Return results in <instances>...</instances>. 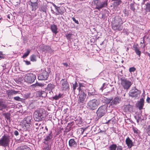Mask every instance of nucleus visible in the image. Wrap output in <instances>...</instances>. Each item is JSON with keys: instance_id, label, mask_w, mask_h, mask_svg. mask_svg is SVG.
<instances>
[{"instance_id": "23", "label": "nucleus", "mask_w": 150, "mask_h": 150, "mask_svg": "<svg viewBox=\"0 0 150 150\" xmlns=\"http://www.w3.org/2000/svg\"><path fill=\"white\" fill-rule=\"evenodd\" d=\"M16 150H31L30 148L27 146L23 145L18 147Z\"/></svg>"}, {"instance_id": "19", "label": "nucleus", "mask_w": 150, "mask_h": 150, "mask_svg": "<svg viewBox=\"0 0 150 150\" xmlns=\"http://www.w3.org/2000/svg\"><path fill=\"white\" fill-rule=\"evenodd\" d=\"M125 143L127 146L129 148H131L133 146V143L132 141L128 137L126 139Z\"/></svg>"}, {"instance_id": "35", "label": "nucleus", "mask_w": 150, "mask_h": 150, "mask_svg": "<svg viewBox=\"0 0 150 150\" xmlns=\"http://www.w3.org/2000/svg\"><path fill=\"white\" fill-rule=\"evenodd\" d=\"M72 35V34L71 33H69L66 34V37L67 39L69 40H71V36Z\"/></svg>"}, {"instance_id": "59", "label": "nucleus", "mask_w": 150, "mask_h": 150, "mask_svg": "<svg viewBox=\"0 0 150 150\" xmlns=\"http://www.w3.org/2000/svg\"><path fill=\"white\" fill-rule=\"evenodd\" d=\"M82 122V120L81 119L80 120V121H79V122H80V123H81Z\"/></svg>"}, {"instance_id": "2", "label": "nucleus", "mask_w": 150, "mask_h": 150, "mask_svg": "<svg viewBox=\"0 0 150 150\" xmlns=\"http://www.w3.org/2000/svg\"><path fill=\"white\" fill-rule=\"evenodd\" d=\"M122 23L123 22L120 18H116L112 23V28L115 30L121 31L123 28L122 25Z\"/></svg>"}, {"instance_id": "44", "label": "nucleus", "mask_w": 150, "mask_h": 150, "mask_svg": "<svg viewBox=\"0 0 150 150\" xmlns=\"http://www.w3.org/2000/svg\"><path fill=\"white\" fill-rule=\"evenodd\" d=\"M3 52L0 51V58L1 59H4V56L3 55Z\"/></svg>"}, {"instance_id": "64", "label": "nucleus", "mask_w": 150, "mask_h": 150, "mask_svg": "<svg viewBox=\"0 0 150 150\" xmlns=\"http://www.w3.org/2000/svg\"><path fill=\"white\" fill-rule=\"evenodd\" d=\"M100 132H105V131H101Z\"/></svg>"}, {"instance_id": "12", "label": "nucleus", "mask_w": 150, "mask_h": 150, "mask_svg": "<svg viewBox=\"0 0 150 150\" xmlns=\"http://www.w3.org/2000/svg\"><path fill=\"white\" fill-rule=\"evenodd\" d=\"M86 95L83 92L81 91L79 95V98L78 100V103H83L85 98L86 97Z\"/></svg>"}, {"instance_id": "38", "label": "nucleus", "mask_w": 150, "mask_h": 150, "mask_svg": "<svg viewBox=\"0 0 150 150\" xmlns=\"http://www.w3.org/2000/svg\"><path fill=\"white\" fill-rule=\"evenodd\" d=\"M136 70V69L135 67H132L129 68V71L130 72H134Z\"/></svg>"}, {"instance_id": "24", "label": "nucleus", "mask_w": 150, "mask_h": 150, "mask_svg": "<svg viewBox=\"0 0 150 150\" xmlns=\"http://www.w3.org/2000/svg\"><path fill=\"white\" fill-rule=\"evenodd\" d=\"M53 6L55 7V8L56 9V11H57V13H56V15H59L61 14L62 15L63 13L62 11H61L60 9V8L59 7H58L55 4L52 3Z\"/></svg>"}, {"instance_id": "49", "label": "nucleus", "mask_w": 150, "mask_h": 150, "mask_svg": "<svg viewBox=\"0 0 150 150\" xmlns=\"http://www.w3.org/2000/svg\"><path fill=\"white\" fill-rule=\"evenodd\" d=\"M94 95V93L93 92H88V96H93Z\"/></svg>"}, {"instance_id": "40", "label": "nucleus", "mask_w": 150, "mask_h": 150, "mask_svg": "<svg viewBox=\"0 0 150 150\" xmlns=\"http://www.w3.org/2000/svg\"><path fill=\"white\" fill-rule=\"evenodd\" d=\"M142 119L141 118V115H139L138 117V119H137V123L139 122H142Z\"/></svg>"}, {"instance_id": "25", "label": "nucleus", "mask_w": 150, "mask_h": 150, "mask_svg": "<svg viewBox=\"0 0 150 150\" xmlns=\"http://www.w3.org/2000/svg\"><path fill=\"white\" fill-rule=\"evenodd\" d=\"M47 9V5L46 4H44L43 5H42L41 6L40 10V11H42L43 12L46 13Z\"/></svg>"}, {"instance_id": "63", "label": "nucleus", "mask_w": 150, "mask_h": 150, "mask_svg": "<svg viewBox=\"0 0 150 150\" xmlns=\"http://www.w3.org/2000/svg\"><path fill=\"white\" fill-rule=\"evenodd\" d=\"M148 0H143V1H144V3L145 2V1H148Z\"/></svg>"}, {"instance_id": "14", "label": "nucleus", "mask_w": 150, "mask_h": 150, "mask_svg": "<svg viewBox=\"0 0 150 150\" xmlns=\"http://www.w3.org/2000/svg\"><path fill=\"white\" fill-rule=\"evenodd\" d=\"M69 146L71 149L75 148L77 147V143L74 139L69 140Z\"/></svg>"}, {"instance_id": "53", "label": "nucleus", "mask_w": 150, "mask_h": 150, "mask_svg": "<svg viewBox=\"0 0 150 150\" xmlns=\"http://www.w3.org/2000/svg\"><path fill=\"white\" fill-rule=\"evenodd\" d=\"M49 147L48 146H46L43 149V150H49Z\"/></svg>"}, {"instance_id": "20", "label": "nucleus", "mask_w": 150, "mask_h": 150, "mask_svg": "<svg viewBox=\"0 0 150 150\" xmlns=\"http://www.w3.org/2000/svg\"><path fill=\"white\" fill-rule=\"evenodd\" d=\"M144 100L143 98L140 99L139 101L138 102L137 106L139 110H141L143 109L144 105Z\"/></svg>"}, {"instance_id": "50", "label": "nucleus", "mask_w": 150, "mask_h": 150, "mask_svg": "<svg viewBox=\"0 0 150 150\" xmlns=\"http://www.w3.org/2000/svg\"><path fill=\"white\" fill-rule=\"evenodd\" d=\"M53 98L55 100H58L59 99V97H58V96H57V95H56L55 96H54L53 97Z\"/></svg>"}, {"instance_id": "43", "label": "nucleus", "mask_w": 150, "mask_h": 150, "mask_svg": "<svg viewBox=\"0 0 150 150\" xmlns=\"http://www.w3.org/2000/svg\"><path fill=\"white\" fill-rule=\"evenodd\" d=\"M14 99L17 101H20L21 98L19 96H16L14 97Z\"/></svg>"}, {"instance_id": "56", "label": "nucleus", "mask_w": 150, "mask_h": 150, "mask_svg": "<svg viewBox=\"0 0 150 150\" xmlns=\"http://www.w3.org/2000/svg\"><path fill=\"white\" fill-rule=\"evenodd\" d=\"M110 123V120H109L105 123L108 125Z\"/></svg>"}, {"instance_id": "45", "label": "nucleus", "mask_w": 150, "mask_h": 150, "mask_svg": "<svg viewBox=\"0 0 150 150\" xmlns=\"http://www.w3.org/2000/svg\"><path fill=\"white\" fill-rule=\"evenodd\" d=\"M72 19L73 20V21H74L75 22V23H76L78 24H79V22L77 20H76L74 17L72 18Z\"/></svg>"}, {"instance_id": "21", "label": "nucleus", "mask_w": 150, "mask_h": 150, "mask_svg": "<svg viewBox=\"0 0 150 150\" xmlns=\"http://www.w3.org/2000/svg\"><path fill=\"white\" fill-rule=\"evenodd\" d=\"M55 87V85L53 83H49L47 86L46 88V90L49 91V93L52 92V90L54 89Z\"/></svg>"}, {"instance_id": "30", "label": "nucleus", "mask_w": 150, "mask_h": 150, "mask_svg": "<svg viewBox=\"0 0 150 150\" xmlns=\"http://www.w3.org/2000/svg\"><path fill=\"white\" fill-rule=\"evenodd\" d=\"M30 60L33 62H36L37 60L36 55L34 54L31 55L30 57Z\"/></svg>"}, {"instance_id": "55", "label": "nucleus", "mask_w": 150, "mask_h": 150, "mask_svg": "<svg viewBox=\"0 0 150 150\" xmlns=\"http://www.w3.org/2000/svg\"><path fill=\"white\" fill-rule=\"evenodd\" d=\"M51 12H52V13L53 14L55 12L52 9V7H51Z\"/></svg>"}, {"instance_id": "13", "label": "nucleus", "mask_w": 150, "mask_h": 150, "mask_svg": "<svg viewBox=\"0 0 150 150\" xmlns=\"http://www.w3.org/2000/svg\"><path fill=\"white\" fill-rule=\"evenodd\" d=\"M30 5L32 7V10L35 11L38 7V0L34 1L33 0H30Z\"/></svg>"}, {"instance_id": "34", "label": "nucleus", "mask_w": 150, "mask_h": 150, "mask_svg": "<svg viewBox=\"0 0 150 150\" xmlns=\"http://www.w3.org/2000/svg\"><path fill=\"white\" fill-rule=\"evenodd\" d=\"M146 133L148 134V135L150 136V125L147 126L146 129Z\"/></svg>"}, {"instance_id": "32", "label": "nucleus", "mask_w": 150, "mask_h": 150, "mask_svg": "<svg viewBox=\"0 0 150 150\" xmlns=\"http://www.w3.org/2000/svg\"><path fill=\"white\" fill-rule=\"evenodd\" d=\"M30 51L29 49H27L26 52L24 53V54L23 56L22 57L23 58H25L29 54Z\"/></svg>"}, {"instance_id": "9", "label": "nucleus", "mask_w": 150, "mask_h": 150, "mask_svg": "<svg viewBox=\"0 0 150 150\" xmlns=\"http://www.w3.org/2000/svg\"><path fill=\"white\" fill-rule=\"evenodd\" d=\"M36 79V76L35 74L32 73L27 74L25 77V80L27 82L31 83H33Z\"/></svg>"}, {"instance_id": "48", "label": "nucleus", "mask_w": 150, "mask_h": 150, "mask_svg": "<svg viewBox=\"0 0 150 150\" xmlns=\"http://www.w3.org/2000/svg\"><path fill=\"white\" fill-rule=\"evenodd\" d=\"M130 7H131V8H130L133 11H134L135 10V8L134 7V5H131Z\"/></svg>"}, {"instance_id": "47", "label": "nucleus", "mask_w": 150, "mask_h": 150, "mask_svg": "<svg viewBox=\"0 0 150 150\" xmlns=\"http://www.w3.org/2000/svg\"><path fill=\"white\" fill-rule=\"evenodd\" d=\"M14 135L16 136L18 135L19 134L17 130L15 131L14 132Z\"/></svg>"}, {"instance_id": "29", "label": "nucleus", "mask_w": 150, "mask_h": 150, "mask_svg": "<svg viewBox=\"0 0 150 150\" xmlns=\"http://www.w3.org/2000/svg\"><path fill=\"white\" fill-rule=\"evenodd\" d=\"M25 119V122L26 123L28 124H29L30 123L31 120V118L30 116H28L26 117Z\"/></svg>"}, {"instance_id": "36", "label": "nucleus", "mask_w": 150, "mask_h": 150, "mask_svg": "<svg viewBox=\"0 0 150 150\" xmlns=\"http://www.w3.org/2000/svg\"><path fill=\"white\" fill-rule=\"evenodd\" d=\"M72 86L74 91H75V90L76 89V87H77L78 86V85L77 82L76 81H75V83H74L73 84Z\"/></svg>"}, {"instance_id": "10", "label": "nucleus", "mask_w": 150, "mask_h": 150, "mask_svg": "<svg viewBox=\"0 0 150 150\" xmlns=\"http://www.w3.org/2000/svg\"><path fill=\"white\" fill-rule=\"evenodd\" d=\"M140 93L139 91L134 87L129 91V95L130 96L132 97H136L138 95H140Z\"/></svg>"}, {"instance_id": "52", "label": "nucleus", "mask_w": 150, "mask_h": 150, "mask_svg": "<svg viewBox=\"0 0 150 150\" xmlns=\"http://www.w3.org/2000/svg\"><path fill=\"white\" fill-rule=\"evenodd\" d=\"M25 64L27 65H30L31 64V63L30 61H25Z\"/></svg>"}, {"instance_id": "22", "label": "nucleus", "mask_w": 150, "mask_h": 150, "mask_svg": "<svg viewBox=\"0 0 150 150\" xmlns=\"http://www.w3.org/2000/svg\"><path fill=\"white\" fill-rule=\"evenodd\" d=\"M50 29L52 32L55 34H56L58 32L57 27L54 24L50 26Z\"/></svg>"}, {"instance_id": "6", "label": "nucleus", "mask_w": 150, "mask_h": 150, "mask_svg": "<svg viewBox=\"0 0 150 150\" xmlns=\"http://www.w3.org/2000/svg\"><path fill=\"white\" fill-rule=\"evenodd\" d=\"M10 141L9 136L4 135L0 139V145L5 147L7 146Z\"/></svg>"}, {"instance_id": "27", "label": "nucleus", "mask_w": 150, "mask_h": 150, "mask_svg": "<svg viewBox=\"0 0 150 150\" xmlns=\"http://www.w3.org/2000/svg\"><path fill=\"white\" fill-rule=\"evenodd\" d=\"M52 132L51 131H50V134H49V135L47 136L46 138L45 139V140L46 141H48L52 139Z\"/></svg>"}, {"instance_id": "41", "label": "nucleus", "mask_w": 150, "mask_h": 150, "mask_svg": "<svg viewBox=\"0 0 150 150\" xmlns=\"http://www.w3.org/2000/svg\"><path fill=\"white\" fill-rule=\"evenodd\" d=\"M133 131L134 132V133L136 134H138V129L136 128H132Z\"/></svg>"}, {"instance_id": "61", "label": "nucleus", "mask_w": 150, "mask_h": 150, "mask_svg": "<svg viewBox=\"0 0 150 150\" xmlns=\"http://www.w3.org/2000/svg\"><path fill=\"white\" fill-rule=\"evenodd\" d=\"M103 86L100 88V89L101 90H102V91H103Z\"/></svg>"}, {"instance_id": "57", "label": "nucleus", "mask_w": 150, "mask_h": 150, "mask_svg": "<svg viewBox=\"0 0 150 150\" xmlns=\"http://www.w3.org/2000/svg\"><path fill=\"white\" fill-rule=\"evenodd\" d=\"M58 97H59V98H61L62 95L61 94L59 93L58 96H57Z\"/></svg>"}, {"instance_id": "62", "label": "nucleus", "mask_w": 150, "mask_h": 150, "mask_svg": "<svg viewBox=\"0 0 150 150\" xmlns=\"http://www.w3.org/2000/svg\"><path fill=\"white\" fill-rule=\"evenodd\" d=\"M45 129H46V130L47 131H48V129L47 128V127L46 126L45 127Z\"/></svg>"}, {"instance_id": "15", "label": "nucleus", "mask_w": 150, "mask_h": 150, "mask_svg": "<svg viewBox=\"0 0 150 150\" xmlns=\"http://www.w3.org/2000/svg\"><path fill=\"white\" fill-rule=\"evenodd\" d=\"M120 98L118 97L115 98L110 103V105L112 106L118 104L120 101Z\"/></svg>"}, {"instance_id": "26", "label": "nucleus", "mask_w": 150, "mask_h": 150, "mask_svg": "<svg viewBox=\"0 0 150 150\" xmlns=\"http://www.w3.org/2000/svg\"><path fill=\"white\" fill-rule=\"evenodd\" d=\"M114 1L113 4V5L115 6H118L122 3L121 0H113Z\"/></svg>"}, {"instance_id": "17", "label": "nucleus", "mask_w": 150, "mask_h": 150, "mask_svg": "<svg viewBox=\"0 0 150 150\" xmlns=\"http://www.w3.org/2000/svg\"><path fill=\"white\" fill-rule=\"evenodd\" d=\"M5 103V102L4 101L3 99H0V110H3L7 108V105Z\"/></svg>"}, {"instance_id": "60", "label": "nucleus", "mask_w": 150, "mask_h": 150, "mask_svg": "<svg viewBox=\"0 0 150 150\" xmlns=\"http://www.w3.org/2000/svg\"><path fill=\"white\" fill-rule=\"evenodd\" d=\"M147 54H148V56L149 57V59H150V53L148 52L147 53Z\"/></svg>"}, {"instance_id": "46", "label": "nucleus", "mask_w": 150, "mask_h": 150, "mask_svg": "<svg viewBox=\"0 0 150 150\" xmlns=\"http://www.w3.org/2000/svg\"><path fill=\"white\" fill-rule=\"evenodd\" d=\"M122 146H118L117 147L116 150H122Z\"/></svg>"}, {"instance_id": "42", "label": "nucleus", "mask_w": 150, "mask_h": 150, "mask_svg": "<svg viewBox=\"0 0 150 150\" xmlns=\"http://www.w3.org/2000/svg\"><path fill=\"white\" fill-rule=\"evenodd\" d=\"M36 86H38L40 87H43L44 86V85L42 83H37L35 84Z\"/></svg>"}, {"instance_id": "7", "label": "nucleus", "mask_w": 150, "mask_h": 150, "mask_svg": "<svg viewBox=\"0 0 150 150\" xmlns=\"http://www.w3.org/2000/svg\"><path fill=\"white\" fill-rule=\"evenodd\" d=\"M131 82L128 80L124 79L121 80V85L125 90H128L132 85Z\"/></svg>"}, {"instance_id": "8", "label": "nucleus", "mask_w": 150, "mask_h": 150, "mask_svg": "<svg viewBox=\"0 0 150 150\" xmlns=\"http://www.w3.org/2000/svg\"><path fill=\"white\" fill-rule=\"evenodd\" d=\"M106 111V107L105 105H102L98 109L96 113L97 116L100 118L103 116Z\"/></svg>"}, {"instance_id": "11", "label": "nucleus", "mask_w": 150, "mask_h": 150, "mask_svg": "<svg viewBox=\"0 0 150 150\" xmlns=\"http://www.w3.org/2000/svg\"><path fill=\"white\" fill-rule=\"evenodd\" d=\"M49 75L48 72L46 71H43L39 75L38 78L39 80H46L48 77Z\"/></svg>"}, {"instance_id": "33", "label": "nucleus", "mask_w": 150, "mask_h": 150, "mask_svg": "<svg viewBox=\"0 0 150 150\" xmlns=\"http://www.w3.org/2000/svg\"><path fill=\"white\" fill-rule=\"evenodd\" d=\"M146 10L147 12H150V3H147L146 4Z\"/></svg>"}, {"instance_id": "4", "label": "nucleus", "mask_w": 150, "mask_h": 150, "mask_svg": "<svg viewBox=\"0 0 150 150\" xmlns=\"http://www.w3.org/2000/svg\"><path fill=\"white\" fill-rule=\"evenodd\" d=\"M92 4L96 6L95 8L100 10L101 9L104 7H105L108 6V1H105L101 2L100 0H93Z\"/></svg>"}, {"instance_id": "5", "label": "nucleus", "mask_w": 150, "mask_h": 150, "mask_svg": "<svg viewBox=\"0 0 150 150\" xmlns=\"http://www.w3.org/2000/svg\"><path fill=\"white\" fill-rule=\"evenodd\" d=\"M60 84L61 88L62 91H69V86L66 79H62L60 81Z\"/></svg>"}, {"instance_id": "37", "label": "nucleus", "mask_w": 150, "mask_h": 150, "mask_svg": "<svg viewBox=\"0 0 150 150\" xmlns=\"http://www.w3.org/2000/svg\"><path fill=\"white\" fill-rule=\"evenodd\" d=\"M110 123L113 125L115 124L116 120L115 118L113 117L111 120H110Z\"/></svg>"}, {"instance_id": "3", "label": "nucleus", "mask_w": 150, "mask_h": 150, "mask_svg": "<svg viewBox=\"0 0 150 150\" xmlns=\"http://www.w3.org/2000/svg\"><path fill=\"white\" fill-rule=\"evenodd\" d=\"M100 103L98 100L93 99L90 100L87 103V108L91 110H94L96 109Z\"/></svg>"}, {"instance_id": "31", "label": "nucleus", "mask_w": 150, "mask_h": 150, "mask_svg": "<svg viewBox=\"0 0 150 150\" xmlns=\"http://www.w3.org/2000/svg\"><path fill=\"white\" fill-rule=\"evenodd\" d=\"M4 116L5 117V118L7 120H10V114L8 112L4 113L3 114Z\"/></svg>"}, {"instance_id": "39", "label": "nucleus", "mask_w": 150, "mask_h": 150, "mask_svg": "<svg viewBox=\"0 0 150 150\" xmlns=\"http://www.w3.org/2000/svg\"><path fill=\"white\" fill-rule=\"evenodd\" d=\"M84 86H83L82 85V84L80 83H79V88L77 89L78 90H79V91H82V90L83 89L82 88L83 87H84Z\"/></svg>"}, {"instance_id": "51", "label": "nucleus", "mask_w": 150, "mask_h": 150, "mask_svg": "<svg viewBox=\"0 0 150 150\" xmlns=\"http://www.w3.org/2000/svg\"><path fill=\"white\" fill-rule=\"evenodd\" d=\"M146 102L148 103H150V98L149 97H148L146 100Z\"/></svg>"}, {"instance_id": "54", "label": "nucleus", "mask_w": 150, "mask_h": 150, "mask_svg": "<svg viewBox=\"0 0 150 150\" xmlns=\"http://www.w3.org/2000/svg\"><path fill=\"white\" fill-rule=\"evenodd\" d=\"M81 133L83 134L84 131V129L82 128H81Z\"/></svg>"}, {"instance_id": "18", "label": "nucleus", "mask_w": 150, "mask_h": 150, "mask_svg": "<svg viewBox=\"0 0 150 150\" xmlns=\"http://www.w3.org/2000/svg\"><path fill=\"white\" fill-rule=\"evenodd\" d=\"M138 44H134L133 46V48L136 54L139 57H140L141 52L139 50V48L137 47Z\"/></svg>"}, {"instance_id": "28", "label": "nucleus", "mask_w": 150, "mask_h": 150, "mask_svg": "<svg viewBox=\"0 0 150 150\" xmlns=\"http://www.w3.org/2000/svg\"><path fill=\"white\" fill-rule=\"evenodd\" d=\"M117 147V146L116 144H113L109 146V149L110 150H116Z\"/></svg>"}, {"instance_id": "58", "label": "nucleus", "mask_w": 150, "mask_h": 150, "mask_svg": "<svg viewBox=\"0 0 150 150\" xmlns=\"http://www.w3.org/2000/svg\"><path fill=\"white\" fill-rule=\"evenodd\" d=\"M63 64H64V66H65L66 67H67L68 66V64L67 63H64Z\"/></svg>"}, {"instance_id": "1", "label": "nucleus", "mask_w": 150, "mask_h": 150, "mask_svg": "<svg viewBox=\"0 0 150 150\" xmlns=\"http://www.w3.org/2000/svg\"><path fill=\"white\" fill-rule=\"evenodd\" d=\"M45 110L43 108H40L35 111L33 114V117L36 121H39L42 120L45 116Z\"/></svg>"}, {"instance_id": "16", "label": "nucleus", "mask_w": 150, "mask_h": 150, "mask_svg": "<svg viewBox=\"0 0 150 150\" xmlns=\"http://www.w3.org/2000/svg\"><path fill=\"white\" fill-rule=\"evenodd\" d=\"M19 91H15L14 90L10 89L7 90L6 91V93L8 97H10L13 95H16L19 92Z\"/></svg>"}]
</instances>
